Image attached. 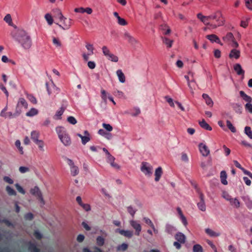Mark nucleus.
<instances>
[{"label":"nucleus","instance_id":"1","mask_svg":"<svg viewBox=\"0 0 252 252\" xmlns=\"http://www.w3.org/2000/svg\"><path fill=\"white\" fill-rule=\"evenodd\" d=\"M11 36L24 49H29L32 45V40L28 33L24 30L17 29L11 32Z\"/></svg>","mask_w":252,"mask_h":252},{"label":"nucleus","instance_id":"2","mask_svg":"<svg viewBox=\"0 0 252 252\" xmlns=\"http://www.w3.org/2000/svg\"><path fill=\"white\" fill-rule=\"evenodd\" d=\"M56 131L58 134L59 138L65 146H68L71 145V140L70 137L64 127L61 126H57L56 128Z\"/></svg>","mask_w":252,"mask_h":252},{"label":"nucleus","instance_id":"3","mask_svg":"<svg viewBox=\"0 0 252 252\" xmlns=\"http://www.w3.org/2000/svg\"><path fill=\"white\" fill-rule=\"evenodd\" d=\"M59 13V19L60 20L61 22H63V25L57 24L58 26L60 28H61L62 29L64 30H66L69 29L71 25V19H69L68 21H66L67 19L66 18L64 17L60 10H57Z\"/></svg>","mask_w":252,"mask_h":252},{"label":"nucleus","instance_id":"4","mask_svg":"<svg viewBox=\"0 0 252 252\" xmlns=\"http://www.w3.org/2000/svg\"><path fill=\"white\" fill-rule=\"evenodd\" d=\"M210 20H215L217 22V25H215L217 27L222 26L224 24V18L222 16V14L220 11H217L215 13L209 16Z\"/></svg>","mask_w":252,"mask_h":252},{"label":"nucleus","instance_id":"5","mask_svg":"<svg viewBox=\"0 0 252 252\" xmlns=\"http://www.w3.org/2000/svg\"><path fill=\"white\" fill-rule=\"evenodd\" d=\"M102 51L103 55L106 57V58L108 60L116 63L118 61V57L117 56L111 53L107 46H103L102 48Z\"/></svg>","mask_w":252,"mask_h":252},{"label":"nucleus","instance_id":"6","mask_svg":"<svg viewBox=\"0 0 252 252\" xmlns=\"http://www.w3.org/2000/svg\"><path fill=\"white\" fill-rule=\"evenodd\" d=\"M140 169L141 171L148 177H150L153 173V166L149 163L147 162H142Z\"/></svg>","mask_w":252,"mask_h":252},{"label":"nucleus","instance_id":"7","mask_svg":"<svg viewBox=\"0 0 252 252\" xmlns=\"http://www.w3.org/2000/svg\"><path fill=\"white\" fill-rule=\"evenodd\" d=\"M65 159L67 164L70 166L71 175L73 176H75L78 175L79 172V168L77 166L74 165L72 160L66 158H65Z\"/></svg>","mask_w":252,"mask_h":252},{"label":"nucleus","instance_id":"8","mask_svg":"<svg viewBox=\"0 0 252 252\" xmlns=\"http://www.w3.org/2000/svg\"><path fill=\"white\" fill-rule=\"evenodd\" d=\"M197 17L205 25L209 26L210 28L216 29L217 28V26H216L215 25H213L212 24H210L209 23V22L210 21L209 16H203L201 13H199L197 14Z\"/></svg>","mask_w":252,"mask_h":252},{"label":"nucleus","instance_id":"9","mask_svg":"<svg viewBox=\"0 0 252 252\" xmlns=\"http://www.w3.org/2000/svg\"><path fill=\"white\" fill-rule=\"evenodd\" d=\"M197 192L199 194V197L200 201L197 203V207L198 209L202 211H206V205L204 200V196L203 194L201 192L199 189H197Z\"/></svg>","mask_w":252,"mask_h":252},{"label":"nucleus","instance_id":"10","mask_svg":"<svg viewBox=\"0 0 252 252\" xmlns=\"http://www.w3.org/2000/svg\"><path fill=\"white\" fill-rule=\"evenodd\" d=\"M24 107L25 108H28V103L26 100L22 97L19 99L17 107H16V113L17 115H19L21 113V110L20 107Z\"/></svg>","mask_w":252,"mask_h":252},{"label":"nucleus","instance_id":"11","mask_svg":"<svg viewBox=\"0 0 252 252\" xmlns=\"http://www.w3.org/2000/svg\"><path fill=\"white\" fill-rule=\"evenodd\" d=\"M130 224L131 226L135 230V234L137 236H139L141 231V225L136 221L133 220L130 221Z\"/></svg>","mask_w":252,"mask_h":252},{"label":"nucleus","instance_id":"12","mask_svg":"<svg viewBox=\"0 0 252 252\" xmlns=\"http://www.w3.org/2000/svg\"><path fill=\"white\" fill-rule=\"evenodd\" d=\"M199 151L203 156L206 157L209 154L210 151L208 148L203 143H200L199 144Z\"/></svg>","mask_w":252,"mask_h":252},{"label":"nucleus","instance_id":"13","mask_svg":"<svg viewBox=\"0 0 252 252\" xmlns=\"http://www.w3.org/2000/svg\"><path fill=\"white\" fill-rule=\"evenodd\" d=\"M116 232L128 238H131L133 236V232L130 230H125L118 228L116 230Z\"/></svg>","mask_w":252,"mask_h":252},{"label":"nucleus","instance_id":"14","mask_svg":"<svg viewBox=\"0 0 252 252\" xmlns=\"http://www.w3.org/2000/svg\"><path fill=\"white\" fill-rule=\"evenodd\" d=\"M124 36L125 39L127 40L130 44H135L137 43V41L136 39L132 36L128 32H125Z\"/></svg>","mask_w":252,"mask_h":252},{"label":"nucleus","instance_id":"15","mask_svg":"<svg viewBox=\"0 0 252 252\" xmlns=\"http://www.w3.org/2000/svg\"><path fill=\"white\" fill-rule=\"evenodd\" d=\"M206 38L212 42H215L218 44H220L221 45H222V44L220 42V38L218 37V36H217L215 34H212L207 35L206 36Z\"/></svg>","mask_w":252,"mask_h":252},{"label":"nucleus","instance_id":"16","mask_svg":"<svg viewBox=\"0 0 252 252\" xmlns=\"http://www.w3.org/2000/svg\"><path fill=\"white\" fill-rule=\"evenodd\" d=\"M46 86L47 91L48 92V94L49 95L51 94L53 92H55V91H58V88L54 85V84L53 83H51L50 84L46 83Z\"/></svg>","mask_w":252,"mask_h":252},{"label":"nucleus","instance_id":"17","mask_svg":"<svg viewBox=\"0 0 252 252\" xmlns=\"http://www.w3.org/2000/svg\"><path fill=\"white\" fill-rule=\"evenodd\" d=\"M175 238L181 244H184L185 243L186 236L184 234L181 232L177 233L175 236Z\"/></svg>","mask_w":252,"mask_h":252},{"label":"nucleus","instance_id":"18","mask_svg":"<svg viewBox=\"0 0 252 252\" xmlns=\"http://www.w3.org/2000/svg\"><path fill=\"white\" fill-rule=\"evenodd\" d=\"M240 56V51L235 49L231 50L229 55V57L231 59L235 58L236 59H238V58H239Z\"/></svg>","mask_w":252,"mask_h":252},{"label":"nucleus","instance_id":"19","mask_svg":"<svg viewBox=\"0 0 252 252\" xmlns=\"http://www.w3.org/2000/svg\"><path fill=\"white\" fill-rule=\"evenodd\" d=\"M234 69L239 75H244L245 71L242 69L241 65L239 63H236L234 66Z\"/></svg>","mask_w":252,"mask_h":252},{"label":"nucleus","instance_id":"20","mask_svg":"<svg viewBox=\"0 0 252 252\" xmlns=\"http://www.w3.org/2000/svg\"><path fill=\"white\" fill-rule=\"evenodd\" d=\"M162 174V170L161 167H158L155 170V180L156 182H158Z\"/></svg>","mask_w":252,"mask_h":252},{"label":"nucleus","instance_id":"21","mask_svg":"<svg viewBox=\"0 0 252 252\" xmlns=\"http://www.w3.org/2000/svg\"><path fill=\"white\" fill-rule=\"evenodd\" d=\"M30 192L32 194L36 196L37 198L42 194L39 188L37 186H35L33 188L31 189L30 190Z\"/></svg>","mask_w":252,"mask_h":252},{"label":"nucleus","instance_id":"22","mask_svg":"<svg viewBox=\"0 0 252 252\" xmlns=\"http://www.w3.org/2000/svg\"><path fill=\"white\" fill-rule=\"evenodd\" d=\"M116 74L118 77L119 81L121 83H125L126 81V77L122 70L121 69H118L116 72Z\"/></svg>","mask_w":252,"mask_h":252},{"label":"nucleus","instance_id":"23","mask_svg":"<svg viewBox=\"0 0 252 252\" xmlns=\"http://www.w3.org/2000/svg\"><path fill=\"white\" fill-rule=\"evenodd\" d=\"M240 95L245 101L247 102V103L252 102V98L250 96L247 95L244 91H241L240 92Z\"/></svg>","mask_w":252,"mask_h":252},{"label":"nucleus","instance_id":"24","mask_svg":"<svg viewBox=\"0 0 252 252\" xmlns=\"http://www.w3.org/2000/svg\"><path fill=\"white\" fill-rule=\"evenodd\" d=\"M77 135L81 139L82 144L84 145L86 144L91 140L90 136L82 135L80 133H77Z\"/></svg>","mask_w":252,"mask_h":252},{"label":"nucleus","instance_id":"25","mask_svg":"<svg viewBox=\"0 0 252 252\" xmlns=\"http://www.w3.org/2000/svg\"><path fill=\"white\" fill-rule=\"evenodd\" d=\"M200 126L206 130L211 131L212 130V127L206 122V121L203 119L201 121L199 122Z\"/></svg>","mask_w":252,"mask_h":252},{"label":"nucleus","instance_id":"26","mask_svg":"<svg viewBox=\"0 0 252 252\" xmlns=\"http://www.w3.org/2000/svg\"><path fill=\"white\" fill-rule=\"evenodd\" d=\"M202 97L203 99L205 100L206 103L210 106H212L213 105V101H212V99L210 98V97L206 94H202Z\"/></svg>","mask_w":252,"mask_h":252},{"label":"nucleus","instance_id":"27","mask_svg":"<svg viewBox=\"0 0 252 252\" xmlns=\"http://www.w3.org/2000/svg\"><path fill=\"white\" fill-rule=\"evenodd\" d=\"M39 136V132L36 130H33L31 132V137L32 140L35 142L36 141L38 140V138Z\"/></svg>","mask_w":252,"mask_h":252},{"label":"nucleus","instance_id":"28","mask_svg":"<svg viewBox=\"0 0 252 252\" xmlns=\"http://www.w3.org/2000/svg\"><path fill=\"white\" fill-rule=\"evenodd\" d=\"M220 176L221 183L224 185H227L228 183L226 180L227 175L226 172L224 171H221Z\"/></svg>","mask_w":252,"mask_h":252},{"label":"nucleus","instance_id":"29","mask_svg":"<svg viewBox=\"0 0 252 252\" xmlns=\"http://www.w3.org/2000/svg\"><path fill=\"white\" fill-rule=\"evenodd\" d=\"M28 250L30 252H40V249H38L34 243H31L30 244Z\"/></svg>","mask_w":252,"mask_h":252},{"label":"nucleus","instance_id":"30","mask_svg":"<svg viewBox=\"0 0 252 252\" xmlns=\"http://www.w3.org/2000/svg\"><path fill=\"white\" fill-rule=\"evenodd\" d=\"M234 37L231 32H228L226 35L223 37V40L225 42H230L233 41Z\"/></svg>","mask_w":252,"mask_h":252},{"label":"nucleus","instance_id":"31","mask_svg":"<svg viewBox=\"0 0 252 252\" xmlns=\"http://www.w3.org/2000/svg\"><path fill=\"white\" fill-rule=\"evenodd\" d=\"M205 232L211 237H218L220 235V233L216 232L210 228H206Z\"/></svg>","mask_w":252,"mask_h":252},{"label":"nucleus","instance_id":"32","mask_svg":"<svg viewBox=\"0 0 252 252\" xmlns=\"http://www.w3.org/2000/svg\"><path fill=\"white\" fill-rule=\"evenodd\" d=\"M229 202L231 205L234 207L238 208L240 207V202L236 198H232Z\"/></svg>","mask_w":252,"mask_h":252},{"label":"nucleus","instance_id":"33","mask_svg":"<svg viewBox=\"0 0 252 252\" xmlns=\"http://www.w3.org/2000/svg\"><path fill=\"white\" fill-rule=\"evenodd\" d=\"M64 111V109L63 107H61L59 110L57 111L55 115L54 116V118L56 120L61 119V116L63 114Z\"/></svg>","mask_w":252,"mask_h":252},{"label":"nucleus","instance_id":"34","mask_svg":"<svg viewBox=\"0 0 252 252\" xmlns=\"http://www.w3.org/2000/svg\"><path fill=\"white\" fill-rule=\"evenodd\" d=\"M38 110L34 108H31L30 110L26 113L28 117H32L38 114Z\"/></svg>","mask_w":252,"mask_h":252},{"label":"nucleus","instance_id":"35","mask_svg":"<svg viewBox=\"0 0 252 252\" xmlns=\"http://www.w3.org/2000/svg\"><path fill=\"white\" fill-rule=\"evenodd\" d=\"M163 42L166 45L167 48H171L172 45L173 41L170 40L167 37L162 38Z\"/></svg>","mask_w":252,"mask_h":252},{"label":"nucleus","instance_id":"36","mask_svg":"<svg viewBox=\"0 0 252 252\" xmlns=\"http://www.w3.org/2000/svg\"><path fill=\"white\" fill-rule=\"evenodd\" d=\"M5 190L9 195H16V192L13 189L9 186H6Z\"/></svg>","mask_w":252,"mask_h":252},{"label":"nucleus","instance_id":"37","mask_svg":"<svg viewBox=\"0 0 252 252\" xmlns=\"http://www.w3.org/2000/svg\"><path fill=\"white\" fill-rule=\"evenodd\" d=\"M34 143L37 145L40 151L42 152H44L45 151L44 149V143L42 140H38V141H36Z\"/></svg>","mask_w":252,"mask_h":252},{"label":"nucleus","instance_id":"38","mask_svg":"<svg viewBox=\"0 0 252 252\" xmlns=\"http://www.w3.org/2000/svg\"><path fill=\"white\" fill-rule=\"evenodd\" d=\"M44 17L48 25H51L53 24L54 21L51 14L47 13L45 15Z\"/></svg>","mask_w":252,"mask_h":252},{"label":"nucleus","instance_id":"39","mask_svg":"<svg viewBox=\"0 0 252 252\" xmlns=\"http://www.w3.org/2000/svg\"><path fill=\"white\" fill-rule=\"evenodd\" d=\"M245 133L251 139H252V131L251 127L247 126L245 127Z\"/></svg>","mask_w":252,"mask_h":252},{"label":"nucleus","instance_id":"40","mask_svg":"<svg viewBox=\"0 0 252 252\" xmlns=\"http://www.w3.org/2000/svg\"><path fill=\"white\" fill-rule=\"evenodd\" d=\"M86 48L89 51V52L88 53H89V55H92L94 54V48L93 47V44L87 43L86 44Z\"/></svg>","mask_w":252,"mask_h":252},{"label":"nucleus","instance_id":"41","mask_svg":"<svg viewBox=\"0 0 252 252\" xmlns=\"http://www.w3.org/2000/svg\"><path fill=\"white\" fill-rule=\"evenodd\" d=\"M226 126L232 132L235 133L236 132V129L235 127L233 126V125L232 124L230 121H226Z\"/></svg>","mask_w":252,"mask_h":252},{"label":"nucleus","instance_id":"42","mask_svg":"<svg viewBox=\"0 0 252 252\" xmlns=\"http://www.w3.org/2000/svg\"><path fill=\"white\" fill-rule=\"evenodd\" d=\"M193 252H203L202 246L199 244H195L193 247Z\"/></svg>","mask_w":252,"mask_h":252},{"label":"nucleus","instance_id":"43","mask_svg":"<svg viewBox=\"0 0 252 252\" xmlns=\"http://www.w3.org/2000/svg\"><path fill=\"white\" fill-rule=\"evenodd\" d=\"M4 21L9 26H12V21L11 15L9 14H7L4 18Z\"/></svg>","mask_w":252,"mask_h":252},{"label":"nucleus","instance_id":"44","mask_svg":"<svg viewBox=\"0 0 252 252\" xmlns=\"http://www.w3.org/2000/svg\"><path fill=\"white\" fill-rule=\"evenodd\" d=\"M96 244L99 246H102L104 244V239L101 236H98L96 238Z\"/></svg>","mask_w":252,"mask_h":252},{"label":"nucleus","instance_id":"45","mask_svg":"<svg viewBox=\"0 0 252 252\" xmlns=\"http://www.w3.org/2000/svg\"><path fill=\"white\" fill-rule=\"evenodd\" d=\"M128 248V245L126 243H123L117 247V251H125Z\"/></svg>","mask_w":252,"mask_h":252},{"label":"nucleus","instance_id":"46","mask_svg":"<svg viewBox=\"0 0 252 252\" xmlns=\"http://www.w3.org/2000/svg\"><path fill=\"white\" fill-rule=\"evenodd\" d=\"M233 108L236 113L239 114H241L242 113V108L240 105L236 103L234 105Z\"/></svg>","mask_w":252,"mask_h":252},{"label":"nucleus","instance_id":"47","mask_svg":"<svg viewBox=\"0 0 252 252\" xmlns=\"http://www.w3.org/2000/svg\"><path fill=\"white\" fill-rule=\"evenodd\" d=\"M127 210L128 213H129L132 217H133L134 216V214L136 211V210L135 209H134L131 206L127 207Z\"/></svg>","mask_w":252,"mask_h":252},{"label":"nucleus","instance_id":"48","mask_svg":"<svg viewBox=\"0 0 252 252\" xmlns=\"http://www.w3.org/2000/svg\"><path fill=\"white\" fill-rule=\"evenodd\" d=\"M252 102L247 103L245 105V108L246 111H248L250 113H252Z\"/></svg>","mask_w":252,"mask_h":252},{"label":"nucleus","instance_id":"49","mask_svg":"<svg viewBox=\"0 0 252 252\" xmlns=\"http://www.w3.org/2000/svg\"><path fill=\"white\" fill-rule=\"evenodd\" d=\"M67 120L68 123H69L70 124H71L72 125H75L77 123V120L73 116H69L67 118Z\"/></svg>","mask_w":252,"mask_h":252},{"label":"nucleus","instance_id":"50","mask_svg":"<svg viewBox=\"0 0 252 252\" xmlns=\"http://www.w3.org/2000/svg\"><path fill=\"white\" fill-rule=\"evenodd\" d=\"M15 186L17 189V190L19 192H20L21 193L23 194H25L26 192L25 191V190L23 189V188L21 186H20L18 184H16L15 185Z\"/></svg>","mask_w":252,"mask_h":252},{"label":"nucleus","instance_id":"51","mask_svg":"<svg viewBox=\"0 0 252 252\" xmlns=\"http://www.w3.org/2000/svg\"><path fill=\"white\" fill-rule=\"evenodd\" d=\"M53 43L56 47H61L62 46L60 41L58 38L54 37L53 38Z\"/></svg>","mask_w":252,"mask_h":252},{"label":"nucleus","instance_id":"52","mask_svg":"<svg viewBox=\"0 0 252 252\" xmlns=\"http://www.w3.org/2000/svg\"><path fill=\"white\" fill-rule=\"evenodd\" d=\"M15 146L18 148L19 152L21 154H23V147L21 146V142L19 140H17L15 142Z\"/></svg>","mask_w":252,"mask_h":252},{"label":"nucleus","instance_id":"53","mask_svg":"<svg viewBox=\"0 0 252 252\" xmlns=\"http://www.w3.org/2000/svg\"><path fill=\"white\" fill-rule=\"evenodd\" d=\"M118 23L121 26H126L127 24V22L121 17L118 19Z\"/></svg>","mask_w":252,"mask_h":252},{"label":"nucleus","instance_id":"54","mask_svg":"<svg viewBox=\"0 0 252 252\" xmlns=\"http://www.w3.org/2000/svg\"><path fill=\"white\" fill-rule=\"evenodd\" d=\"M28 98L32 103L36 104V103H37L36 99L33 95H32V94L28 95Z\"/></svg>","mask_w":252,"mask_h":252},{"label":"nucleus","instance_id":"55","mask_svg":"<svg viewBox=\"0 0 252 252\" xmlns=\"http://www.w3.org/2000/svg\"><path fill=\"white\" fill-rule=\"evenodd\" d=\"M102 126L108 131H111L113 130V127L110 124L103 123L102 124Z\"/></svg>","mask_w":252,"mask_h":252},{"label":"nucleus","instance_id":"56","mask_svg":"<svg viewBox=\"0 0 252 252\" xmlns=\"http://www.w3.org/2000/svg\"><path fill=\"white\" fill-rule=\"evenodd\" d=\"M24 218L26 220H31L33 218V215L31 213H28L25 215Z\"/></svg>","mask_w":252,"mask_h":252},{"label":"nucleus","instance_id":"57","mask_svg":"<svg viewBox=\"0 0 252 252\" xmlns=\"http://www.w3.org/2000/svg\"><path fill=\"white\" fill-rule=\"evenodd\" d=\"M246 7L250 10H252V0H245Z\"/></svg>","mask_w":252,"mask_h":252},{"label":"nucleus","instance_id":"58","mask_svg":"<svg viewBox=\"0 0 252 252\" xmlns=\"http://www.w3.org/2000/svg\"><path fill=\"white\" fill-rule=\"evenodd\" d=\"M3 179L4 182L9 184H12L14 183L13 180L8 176H4Z\"/></svg>","mask_w":252,"mask_h":252},{"label":"nucleus","instance_id":"59","mask_svg":"<svg viewBox=\"0 0 252 252\" xmlns=\"http://www.w3.org/2000/svg\"><path fill=\"white\" fill-rule=\"evenodd\" d=\"M34 236L38 240H40L42 238V234L38 231H34L33 233Z\"/></svg>","mask_w":252,"mask_h":252},{"label":"nucleus","instance_id":"60","mask_svg":"<svg viewBox=\"0 0 252 252\" xmlns=\"http://www.w3.org/2000/svg\"><path fill=\"white\" fill-rule=\"evenodd\" d=\"M165 98L166 99L167 102L169 104L171 107H174V104L173 99L169 97L168 96H166L165 97Z\"/></svg>","mask_w":252,"mask_h":252},{"label":"nucleus","instance_id":"61","mask_svg":"<svg viewBox=\"0 0 252 252\" xmlns=\"http://www.w3.org/2000/svg\"><path fill=\"white\" fill-rule=\"evenodd\" d=\"M0 89L3 92L6 97H8L9 95L8 92L7 91L6 88L1 83H0Z\"/></svg>","mask_w":252,"mask_h":252},{"label":"nucleus","instance_id":"62","mask_svg":"<svg viewBox=\"0 0 252 252\" xmlns=\"http://www.w3.org/2000/svg\"><path fill=\"white\" fill-rule=\"evenodd\" d=\"M19 171L21 173H25L29 171L30 169L28 167L25 166H20L19 169Z\"/></svg>","mask_w":252,"mask_h":252},{"label":"nucleus","instance_id":"63","mask_svg":"<svg viewBox=\"0 0 252 252\" xmlns=\"http://www.w3.org/2000/svg\"><path fill=\"white\" fill-rule=\"evenodd\" d=\"M143 220L145 221V222L146 224L149 225L151 227L152 226H153V225H154L153 224V223L152 222V221H151V220L150 219H149L148 218H146V217H145V218H144Z\"/></svg>","mask_w":252,"mask_h":252},{"label":"nucleus","instance_id":"64","mask_svg":"<svg viewBox=\"0 0 252 252\" xmlns=\"http://www.w3.org/2000/svg\"><path fill=\"white\" fill-rule=\"evenodd\" d=\"M115 158L111 154L107 156V161L110 164L114 161Z\"/></svg>","mask_w":252,"mask_h":252}]
</instances>
